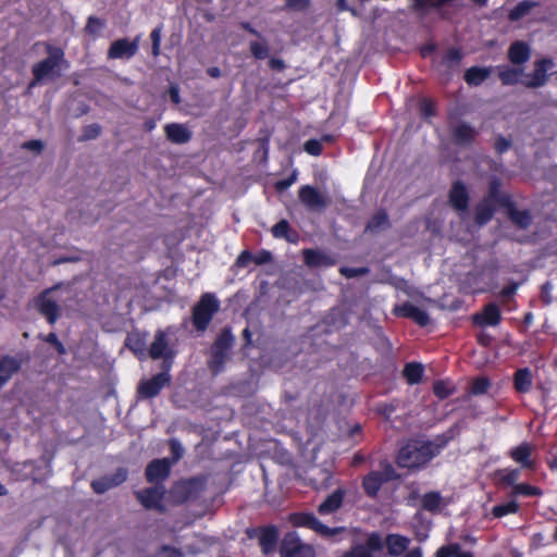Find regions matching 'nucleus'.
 I'll return each mask as SVG.
<instances>
[{
  "mask_svg": "<svg viewBox=\"0 0 557 557\" xmlns=\"http://www.w3.org/2000/svg\"><path fill=\"white\" fill-rule=\"evenodd\" d=\"M495 212L504 213L519 228L524 230L532 222L530 211L528 209L519 210L511 195L500 190L499 180L490 176V220Z\"/></svg>",
  "mask_w": 557,
  "mask_h": 557,
  "instance_id": "f257e3e1",
  "label": "nucleus"
},
{
  "mask_svg": "<svg viewBox=\"0 0 557 557\" xmlns=\"http://www.w3.org/2000/svg\"><path fill=\"white\" fill-rule=\"evenodd\" d=\"M444 446L445 442L435 444L430 441H410L399 449L397 465L400 468L419 469L437 456Z\"/></svg>",
  "mask_w": 557,
  "mask_h": 557,
  "instance_id": "f03ea898",
  "label": "nucleus"
},
{
  "mask_svg": "<svg viewBox=\"0 0 557 557\" xmlns=\"http://www.w3.org/2000/svg\"><path fill=\"white\" fill-rule=\"evenodd\" d=\"M47 57L32 66L33 78L28 88L41 84L45 79H54L61 75L62 64H67L64 58V51L60 47L46 44Z\"/></svg>",
  "mask_w": 557,
  "mask_h": 557,
  "instance_id": "7ed1b4c3",
  "label": "nucleus"
},
{
  "mask_svg": "<svg viewBox=\"0 0 557 557\" xmlns=\"http://www.w3.org/2000/svg\"><path fill=\"white\" fill-rule=\"evenodd\" d=\"M235 337L230 327H223L216 336L210 348V358L208 368L213 375H218L224 371L225 364L230 359Z\"/></svg>",
  "mask_w": 557,
  "mask_h": 557,
  "instance_id": "20e7f679",
  "label": "nucleus"
},
{
  "mask_svg": "<svg viewBox=\"0 0 557 557\" xmlns=\"http://www.w3.org/2000/svg\"><path fill=\"white\" fill-rule=\"evenodd\" d=\"M288 522L295 528H307L314 531L319 536L325 540L339 542L338 535L347 532L346 527L331 528L322 523L312 512H292L288 516Z\"/></svg>",
  "mask_w": 557,
  "mask_h": 557,
  "instance_id": "39448f33",
  "label": "nucleus"
},
{
  "mask_svg": "<svg viewBox=\"0 0 557 557\" xmlns=\"http://www.w3.org/2000/svg\"><path fill=\"white\" fill-rule=\"evenodd\" d=\"M220 310V300L213 293H203L191 308V323L196 331L205 332Z\"/></svg>",
  "mask_w": 557,
  "mask_h": 557,
  "instance_id": "423d86ee",
  "label": "nucleus"
},
{
  "mask_svg": "<svg viewBox=\"0 0 557 557\" xmlns=\"http://www.w3.org/2000/svg\"><path fill=\"white\" fill-rule=\"evenodd\" d=\"M278 553L281 557H315L314 547L304 543L296 531L284 534Z\"/></svg>",
  "mask_w": 557,
  "mask_h": 557,
  "instance_id": "0eeeda50",
  "label": "nucleus"
},
{
  "mask_svg": "<svg viewBox=\"0 0 557 557\" xmlns=\"http://www.w3.org/2000/svg\"><path fill=\"white\" fill-rule=\"evenodd\" d=\"M207 488V476L199 475L177 482L173 486V495L180 504L196 500Z\"/></svg>",
  "mask_w": 557,
  "mask_h": 557,
  "instance_id": "6e6552de",
  "label": "nucleus"
},
{
  "mask_svg": "<svg viewBox=\"0 0 557 557\" xmlns=\"http://www.w3.org/2000/svg\"><path fill=\"white\" fill-rule=\"evenodd\" d=\"M397 479V474L392 465L386 463L382 471L372 470L366 474L362 479L361 486L364 494L369 498H376L381 487L389 482Z\"/></svg>",
  "mask_w": 557,
  "mask_h": 557,
  "instance_id": "1a4fd4ad",
  "label": "nucleus"
},
{
  "mask_svg": "<svg viewBox=\"0 0 557 557\" xmlns=\"http://www.w3.org/2000/svg\"><path fill=\"white\" fill-rule=\"evenodd\" d=\"M518 288L517 283H510L505 286L498 294V302H490L488 306V324L490 326H496L502 320L500 307L507 311L516 309L515 295Z\"/></svg>",
  "mask_w": 557,
  "mask_h": 557,
  "instance_id": "9d476101",
  "label": "nucleus"
},
{
  "mask_svg": "<svg viewBox=\"0 0 557 557\" xmlns=\"http://www.w3.org/2000/svg\"><path fill=\"white\" fill-rule=\"evenodd\" d=\"M384 548L383 536L380 532L373 531L367 534L364 543L352 545L344 552L341 557H375L376 553Z\"/></svg>",
  "mask_w": 557,
  "mask_h": 557,
  "instance_id": "9b49d317",
  "label": "nucleus"
},
{
  "mask_svg": "<svg viewBox=\"0 0 557 557\" xmlns=\"http://www.w3.org/2000/svg\"><path fill=\"white\" fill-rule=\"evenodd\" d=\"M298 199L309 211H322L330 205L329 197L311 185L300 186Z\"/></svg>",
  "mask_w": 557,
  "mask_h": 557,
  "instance_id": "f8f14e48",
  "label": "nucleus"
},
{
  "mask_svg": "<svg viewBox=\"0 0 557 557\" xmlns=\"http://www.w3.org/2000/svg\"><path fill=\"white\" fill-rule=\"evenodd\" d=\"M469 202L470 195L465 183L461 181L454 182L448 193V203L458 212L461 219H465L469 213Z\"/></svg>",
  "mask_w": 557,
  "mask_h": 557,
  "instance_id": "ddd939ff",
  "label": "nucleus"
},
{
  "mask_svg": "<svg viewBox=\"0 0 557 557\" xmlns=\"http://www.w3.org/2000/svg\"><path fill=\"white\" fill-rule=\"evenodd\" d=\"M249 537H258L259 546L263 555L272 554L277 545L278 530L275 525L270 524L259 527L247 531Z\"/></svg>",
  "mask_w": 557,
  "mask_h": 557,
  "instance_id": "4468645a",
  "label": "nucleus"
},
{
  "mask_svg": "<svg viewBox=\"0 0 557 557\" xmlns=\"http://www.w3.org/2000/svg\"><path fill=\"white\" fill-rule=\"evenodd\" d=\"M165 495L164 485H154L152 487H146L141 491L135 492V496L137 500L143 505V507L147 510H159L163 511L164 507L162 505V500Z\"/></svg>",
  "mask_w": 557,
  "mask_h": 557,
  "instance_id": "2eb2a0df",
  "label": "nucleus"
},
{
  "mask_svg": "<svg viewBox=\"0 0 557 557\" xmlns=\"http://www.w3.org/2000/svg\"><path fill=\"white\" fill-rule=\"evenodd\" d=\"M55 287H53L54 289ZM52 288H47L42 290L35 299L34 304L37 311L46 318L47 322L50 325L55 324L58 319L60 318V307L55 300L49 298V294Z\"/></svg>",
  "mask_w": 557,
  "mask_h": 557,
  "instance_id": "dca6fc26",
  "label": "nucleus"
},
{
  "mask_svg": "<svg viewBox=\"0 0 557 557\" xmlns=\"http://www.w3.org/2000/svg\"><path fill=\"white\" fill-rule=\"evenodd\" d=\"M554 67V62L550 58H542L534 62V70L532 74H525L522 85L527 88H539L546 84L548 74L547 72Z\"/></svg>",
  "mask_w": 557,
  "mask_h": 557,
  "instance_id": "f3484780",
  "label": "nucleus"
},
{
  "mask_svg": "<svg viewBox=\"0 0 557 557\" xmlns=\"http://www.w3.org/2000/svg\"><path fill=\"white\" fill-rule=\"evenodd\" d=\"M171 375L166 373H158L148 380H144L137 387V394L140 398L151 399L160 394V392L170 384Z\"/></svg>",
  "mask_w": 557,
  "mask_h": 557,
  "instance_id": "a211bd4d",
  "label": "nucleus"
},
{
  "mask_svg": "<svg viewBox=\"0 0 557 557\" xmlns=\"http://www.w3.org/2000/svg\"><path fill=\"white\" fill-rule=\"evenodd\" d=\"M393 312L397 317L412 320L422 327L430 323L429 313L410 301H405L401 305L395 306Z\"/></svg>",
  "mask_w": 557,
  "mask_h": 557,
  "instance_id": "6ab92c4d",
  "label": "nucleus"
},
{
  "mask_svg": "<svg viewBox=\"0 0 557 557\" xmlns=\"http://www.w3.org/2000/svg\"><path fill=\"white\" fill-rule=\"evenodd\" d=\"M171 462L166 458L153 459L150 461L145 470V476L147 482L158 483L164 481L170 475Z\"/></svg>",
  "mask_w": 557,
  "mask_h": 557,
  "instance_id": "aec40b11",
  "label": "nucleus"
},
{
  "mask_svg": "<svg viewBox=\"0 0 557 557\" xmlns=\"http://www.w3.org/2000/svg\"><path fill=\"white\" fill-rule=\"evenodd\" d=\"M138 50V39L129 41L127 38L114 40L108 50V59H131Z\"/></svg>",
  "mask_w": 557,
  "mask_h": 557,
  "instance_id": "412c9836",
  "label": "nucleus"
},
{
  "mask_svg": "<svg viewBox=\"0 0 557 557\" xmlns=\"http://www.w3.org/2000/svg\"><path fill=\"white\" fill-rule=\"evenodd\" d=\"M305 264L310 269L329 268L335 265L334 258L320 249L306 248L301 251Z\"/></svg>",
  "mask_w": 557,
  "mask_h": 557,
  "instance_id": "4be33fe9",
  "label": "nucleus"
},
{
  "mask_svg": "<svg viewBox=\"0 0 557 557\" xmlns=\"http://www.w3.org/2000/svg\"><path fill=\"white\" fill-rule=\"evenodd\" d=\"M125 347L128 348L138 359L148 356L147 334L134 331L127 334L125 338Z\"/></svg>",
  "mask_w": 557,
  "mask_h": 557,
  "instance_id": "5701e85b",
  "label": "nucleus"
},
{
  "mask_svg": "<svg viewBox=\"0 0 557 557\" xmlns=\"http://www.w3.org/2000/svg\"><path fill=\"white\" fill-rule=\"evenodd\" d=\"M174 351L175 350L169 346L166 333L163 330H158L154 334L153 342L148 348V356L152 360H158Z\"/></svg>",
  "mask_w": 557,
  "mask_h": 557,
  "instance_id": "b1692460",
  "label": "nucleus"
},
{
  "mask_svg": "<svg viewBox=\"0 0 557 557\" xmlns=\"http://www.w3.org/2000/svg\"><path fill=\"white\" fill-rule=\"evenodd\" d=\"M533 447L531 444L524 442L510 449V458L519 463L523 469L534 470L535 461L531 459Z\"/></svg>",
  "mask_w": 557,
  "mask_h": 557,
  "instance_id": "393cba45",
  "label": "nucleus"
},
{
  "mask_svg": "<svg viewBox=\"0 0 557 557\" xmlns=\"http://www.w3.org/2000/svg\"><path fill=\"white\" fill-rule=\"evenodd\" d=\"M164 133L166 139L175 145H184L187 144L191 137L193 133L181 123H169L164 126Z\"/></svg>",
  "mask_w": 557,
  "mask_h": 557,
  "instance_id": "a878e982",
  "label": "nucleus"
},
{
  "mask_svg": "<svg viewBox=\"0 0 557 557\" xmlns=\"http://www.w3.org/2000/svg\"><path fill=\"white\" fill-rule=\"evenodd\" d=\"M346 491L344 488H336L318 506V512L321 516H326L336 512L343 505Z\"/></svg>",
  "mask_w": 557,
  "mask_h": 557,
  "instance_id": "bb28decb",
  "label": "nucleus"
},
{
  "mask_svg": "<svg viewBox=\"0 0 557 557\" xmlns=\"http://www.w3.org/2000/svg\"><path fill=\"white\" fill-rule=\"evenodd\" d=\"M383 542L384 546H386L387 555L398 557L407 550L410 540L401 534L389 533L383 539Z\"/></svg>",
  "mask_w": 557,
  "mask_h": 557,
  "instance_id": "cd10ccee",
  "label": "nucleus"
},
{
  "mask_svg": "<svg viewBox=\"0 0 557 557\" xmlns=\"http://www.w3.org/2000/svg\"><path fill=\"white\" fill-rule=\"evenodd\" d=\"M21 369V361L13 356L5 355L0 358V387L9 382L13 374Z\"/></svg>",
  "mask_w": 557,
  "mask_h": 557,
  "instance_id": "c85d7f7f",
  "label": "nucleus"
},
{
  "mask_svg": "<svg viewBox=\"0 0 557 557\" xmlns=\"http://www.w3.org/2000/svg\"><path fill=\"white\" fill-rule=\"evenodd\" d=\"M274 238H283L288 243L296 244L299 240V233L290 227L287 220L282 219L275 223L271 228Z\"/></svg>",
  "mask_w": 557,
  "mask_h": 557,
  "instance_id": "c756f323",
  "label": "nucleus"
},
{
  "mask_svg": "<svg viewBox=\"0 0 557 557\" xmlns=\"http://www.w3.org/2000/svg\"><path fill=\"white\" fill-rule=\"evenodd\" d=\"M531 50L527 42L517 40L508 49V59L512 64L522 65L530 59Z\"/></svg>",
  "mask_w": 557,
  "mask_h": 557,
  "instance_id": "7c9ffc66",
  "label": "nucleus"
},
{
  "mask_svg": "<svg viewBox=\"0 0 557 557\" xmlns=\"http://www.w3.org/2000/svg\"><path fill=\"white\" fill-rule=\"evenodd\" d=\"M451 138L456 145L467 146L474 141L475 131L471 125L467 123H460L453 128Z\"/></svg>",
  "mask_w": 557,
  "mask_h": 557,
  "instance_id": "2f4dec72",
  "label": "nucleus"
},
{
  "mask_svg": "<svg viewBox=\"0 0 557 557\" xmlns=\"http://www.w3.org/2000/svg\"><path fill=\"white\" fill-rule=\"evenodd\" d=\"M391 227L389 216L385 209H379L367 222L364 232L376 234Z\"/></svg>",
  "mask_w": 557,
  "mask_h": 557,
  "instance_id": "473e14b6",
  "label": "nucleus"
},
{
  "mask_svg": "<svg viewBox=\"0 0 557 557\" xmlns=\"http://www.w3.org/2000/svg\"><path fill=\"white\" fill-rule=\"evenodd\" d=\"M533 375L529 368H520L513 374V388L519 394H527L532 389Z\"/></svg>",
  "mask_w": 557,
  "mask_h": 557,
  "instance_id": "72a5a7b5",
  "label": "nucleus"
},
{
  "mask_svg": "<svg viewBox=\"0 0 557 557\" xmlns=\"http://www.w3.org/2000/svg\"><path fill=\"white\" fill-rule=\"evenodd\" d=\"M424 368L419 362H408L403 370V376L409 385L419 384L422 381Z\"/></svg>",
  "mask_w": 557,
  "mask_h": 557,
  "instance_id": "f704fd0d",
  "label": "nucleus"
},
{
  "mask_svg": "<svg viewBox=\"0 0 557 557\" xmlns=\"http://www.w3.org/2000/svg\"><path fill=\"white\" fill-rule=\"evenodd\" d=\"M499 78L504 85L522 84L525 74L522 67L506 66L499 71Z\"/></svg>",
  "mask_w": 557,
  "mask_h": 557,
  "instance_id": "c9c22d12",
  "label": "nucleus"
},
{
  "mask_svg": "<svg viewBox=\"0 0 557 557\" xmlns=\"http://www.w3.org/2000/svg\"><path fill=\"white\" fill-rule=\"evenodd\" d=\"M472 320L475 325L483 327V330L476 335L479 345L482 348H487V334L484 331V327L487 325V304H484L481 307L480 312L474 314Z\"/></svg>",
  "mask_w": 557,
  "mask_h": 557,
  "instance_id": "e433bc0d",
  "label": "nucleus"
},
{
  "mask_svg": "<svg viewBox=\"0 0 557 557\" xmlns=\"http://www.w3.org/2000/svg\"><path fill=\"white\" fill-rule=\"evenodd\" d=\"M463 53L460 48L451 47L442 57L441 65L447 70L458 67L462 61Z\"/></svg>",
  "mask_w": 557,
  "mask_h": 557,
  "instance_id": "4c0bfd02",
  "label": "nucleus"
},
{
  "mask_svg": "<svg viewBox=\"0 0 557 557\" xmlns=\"http://www.w3.org/2000/svg\"><path fill=\"white\" fill-rule=\"evenodd\" d=\"M537 5V2L532 0H523L518 2L508 13L511 22H517L530 13V11Z\"/></svg>",
  "mask_w": 557,
  "mask_h": 557,
  "instance_id": "58836bf2",
  "label": "nucleus"
},
{
  "mask_svg": "<svg viewBox=\"0 0 557 557\" xmlns=\"http://www.w3.org/2000/svg\"><path fill=\"white\" fill-rule=\"evenodd\" d=\"M487 78V67L472 66L465 73V81L470 86H478Z\"/></svg>",
  "mask_w": 557,
  "mask_h": 557,
  "instance_id": "ea45409f",
  "label": "nucleus"
},
{
  "mask_svg": "<svg viewBox=\"0 0 557 557\" xmlns=\"http://www.w3.org/2000/svg\"><path fill=\"white\" fill-rule=\"evenodd\" d=\"M543 495L542 488L528 483H519L515 485L510 492L511 497L525 496V497H540Z\"/></svg>",
  "mask_w": 557,
  "mask_h": 557,
  "instance_id": "a19ab883",
  "label": "nucleus"
},
{
  "mask_svg": "<svg viewBox=\"0 0 557 557\" xmlns=\"http://www.w3.org/2000/svg\"><path fill=\"white\" fill-rule=\"evenodd\" d=\"M495 478L504 485L511 486V490L515 485H518V480L520 478L519 469H503L495 472Z\"/></svg>",
  "mask_w": 557,
  "mask_h": 557,
  "instance_id": "79ce46f5",
  "label": "nucleus"
},
{
  "mask_svg": "<svg viewBox=\"0 0 557 557\" xmlns=\"http://www.w3.org/2000/svg\"><path fill=\"white\" fill-rule=\"evenodd\" d=\"M456 392L455 385L446 380H437L433 384V394L438 399H446Z\"/></svg>",
  "mask_w": 557,
  "mask_h": 557,
  "instance_id": "37998d69",
  "label": "nucleus"
},
{
  "mask_svg": "<svg viewBox=\"0 0 557 557\" xmlns=\"http://www.w3.org/2000/svg\"><path fill=\"white\" fill-rule=\"evenodd\" d=\"M454 0H412V8L419 13H425L429 9L440 10Z\"/></svg>",
  "mask_w": 557,
  "mask_h": 557,
  "instance_id": "c03bdc74",
  "label": "nucleus"
},
{
  "mask_svg": "<svg viewBox=\"0 0 557 557\" xmlns=\"http://www.w3.org/2000/svg\"><path fill=\"white\" fill-rule=\"evenodd\" d=\"M519 509V504L515 499H510L506 503L494 506L492 513L495 518H502L510 513H517Z\"/></svg>",
  "mask_w": 557,
  "mask_h": 557,
  "instance_id": "a18cd8bd",
  "label": "nucleus"
},
{
  "mask_svg": "<svg viewBox=\"0 0 557 557\" xmlns=\"http://www.w3.org/2000/svg\"><path fill=\"white\" fill-rule=\"evenodd\" d=\"M442 497L437 492L425 493L421 498V507L430 512H434L440 508Z\"/></svg>",
  "mask_w": 557,
  "mask_h": 557,
  "instance_id": "49530a36",
  "label": "nucleus"
},
{
  "mask_svg": "<svg viewBox=\"0 0 557 557\" xmlns=\"http://www.w3.org/2000/svg\"><path fill=\"white\" fill-rule=\"evenodd\" d=\"M474 223L478 226H483L487 223V196H483L475 207Z\"/></svg>",
  "mask_w": 557,
  "mask_h": 557,
  "instance_id": "de8ad7c7",
  "label": "nucleus"
},
{
  "mask_svg": "<svg viewBox=\"0 0 557 557\" xmlns=\"http://www.w3.org/2000/svg\"><path fill=\"white\" fill-rule=\"evenodd\" d=\"M249 51L257 60H263L269 55V47L265 41H251L249 44Z\"/></svg>",
  "mask_w": 557,
  "mask_h": 557,
  "instance_id": "09e8293b",
  "label": "nucleus"
},
{
  "mask_svg": "<svg viewBox=\"0 0 557 557\" xmlns=\"http://www.w3.org/2000/svg\"><path fill=\"white\" fill-rule=\"evenodd\" d=\"M101 131H102L101 126L97 123L86 125V126H84L82 135L79 136L78 140L87 141V140L96 139L100 136Z\"/></svg>",
  "mask_w": 557,
  "mask_h": 557,
  "instance_id": "8fccbe9b",
  "label": "nucleus"
},
{
  "mask_svg": "<svg viewBox=\"0 0 557 557\" xmlns=\"http://www.w3.org/2000/svg\"><path fill=\"white\" fill-rule=\"evenodd\" d=\"M90 485L96 494H103L107 491L113 488L108 475H103L99 479L92 480Z\"/></svg>",
  "mask_w": 557,
  "mask_h": 557,
  "instance_id": "3c124183",
  "label": "nucleus"
},
{
  "mask_svg": "<svg viewBox=\"0 0 557 557\" xmlns=\"http://www.w3.org/2000/svg\"><path fill=\"white\" fill-rule=\"evenodd\" d=\"M104 22L97 16H89L85 26V32L89 35L96 36L103 28Z\"/></svg>",
  "mask_w": 557,
  "mask_h": 557,
  "instance_id": "603ef678",
  "label": "nucleus"
},
{
  "mask_svg": "<svg viewBox=\"0 0 557 557\" xmlns=\"http://www.w3.org/2000/svg\"><path fill=\"white\" fill-rule=\"evenodd\" d=\"M471 393L474 395H482L487 393V376L480 375L472 381Z\"/></svg>",
  "mask_w": 557,
  "mask_h": 557,
  "instance_id": "864d4df0",
  "label": "nucleus"
},
{
  "mask_svg": "<svg viewBox=\"0 0 557 557\" xmlns=\"http://www.w3.org/2000/svg\"><path fill=\"white\" fill-rule=\"evenodd\" d=\"M113 487H116L127 480L128 471L126 468L120 467L112 474L108 475Z\"/></svg>",
  "mask_w": 557,
  "mask_h": 557,
  "instance_id": "5fc2aeb1",
  "label": "nucleus"
},
{
  "mask_svg": "<svg viewBox=\"0 0 557 557\" xmlns=\"http://www.w3.org/2000/svg\"><path fill=\"white\" fill-rule=\"evenodd\" d=\"M151 53L153 57H158L160 54V45H161V27H156L151 34Z\"/></svg>",
  "mask_w": 557,
  "mask_h": 557,
  "instance_id": "6e6d98bb",
  "label": "nucleus"
},
{
  "mask_svg": "<svg viewBox=\"0 0 557 557\" xmlns=\"http://www.w3.org/2000/svg\"><path fill=\"white\" fill-rule=\"evenodd\" d=\"M305 151L310 156L318 157L323 151V146L318 139H309L304 145Z\"/></svg>",
  "mask_w": 557,
  "mask_h": 557,
  "instance_id": "4d7b16f0",
  "label": "nucleus"
},
{
  "mask_svg": "<svg viewBox=\"0 0 557 557\" xmlns=\"http://www.w3.org/2000/svg\"><path fill=\"white\" fill-rule=\"evenodd\" d=\"M296 180H297V173H296V171H294L286 178L278 180L274 184V187H275L276 191L282 193V191L288 189L296 182Z\"/></svg>",
  "mask_w": 557,
  "mask_h": 557,
  "instance_id": "13d9d810",
  "label": "nucleus"
},
{
  "mask_svg": "<svg viewBox=\"0 0 557 557\" xmlns=\"http://www.w3.org/2000/svg\"><path fill=\"white\" fill-rule=\"evenodd\" d=\"M511 145H512V141L510 138L499 136L496 138V140L494 143V150L496 153L502 154V153L508 151L509 148L511 147Z\"/></svg>",
  "mask_w": 557,
  "mask_h": 557,
  "instance_id": "bf43d9fd",
  "label": "nucleus"
},
{
  "mask_svg": "<svg viewBox=\"0 0 557 557\" xmlns=\"http://www.w3.org/2000/svg\"><path fill=\"white\" fill-rule=\"evenodd\" d=\"M40 338L42 341H45L46 343H49L50 345H52L59 354H64L65 352V347L59 341L58 335L55 333L51 332V333H49L48 335H46L44 337L40 336Z\"/></svg>",
  "mask_w": 557,
  "mask_h": 557,
  "instance_id": "052dcab7",
  "label": "nucleus"
},
{
  "mask_svg": "<svg viewBox=\"0 0 557 557\" xmlns=\"http://www.w3.org/2000/svg\"><path fill=\"white\" fill-rule=\"evenodd\" d=\"M339 272L344 276H346L348 278H352V277H356V276H359V275L367 274L369 272V269L368 268H347V267H343V268H341Z\"/></svg>",
  "mask_w": 557,
  "mask_h": 557,
  "instance_id": "680f3d73",
  "label": "nucleus"
},
{
  "mask_svg": "<svg viewBox=\"0 0 557 557\" xmlns=\"http://www.w3.org/2000/svg\"><path fill=\"white\" fill-rule=\"evenodd\" d=\"M272 259H273V256H272L271 251L265 250V249H262L253 255V263H256L257 265L270 263L272 261Z\"/></svg>",
  "mask_w": 557,
  "mask_h": 557,
  "instance_id": "e2e57ef3",
  "label": "nucleus"
},
{
  "mask_svg": "<svg viewBox=\"0 0 557 557\" xmlns=\"http://www.w3.org/2000/svg\"><path fill=\"white\" fill-rule=\"evenodd\" d=\"M309 5L310 0H285V7L294 11H305Z\"/></svg>",
  "mask_w": 557,
  "mask_h": 557,
  "instance_id": "0e129e2a",
  "label": "nucleus"
},
{
  "mask_svg": "<svg viewBox=\"0 0 557 557\" xmlns=\"http://www.w3.org/2000/svg\"><path fill=\"white\" fill-rule=\"evenodd\" d=\"M421 115L424 117H431L436 114L435 106L431 100L424 99L420 104Z\"/></svg>",
  "mask_w": 557,
  "mask_h": 557,
  "instance_id": "69168bd1",
  "label": "nucleus"
},
{
  "mask_svg": "<svg viewBox=\"0 0 557 557\" xmlns=\"http://www.w3.org/2000/svg\"><path fill=\"white\" fill-rule=\"evenodd\" d=\"M458 548V545L442 546L437 549L436 557H455Z\"/></svg>",
  "mask_w": 557,
  "mask_h": 557,
  "instance_id": "338daca9",
  "label": "nucleus"
},
{
  "mask_svg": "<svg viewBox=\"0 0 557 557\" xmlns=\"http://www.w3.org/2000/svg\"><path fill=\"white\" fill-rule=\"evenodd\" d=\"M160 557H183V555L180 549L163 545L160 550Z\"/></svg>",
  "mask_w": 557,
  "mask_h": 557,
  "instance_id": "774afa93",
  "label": "nucleus"
}]
</instances>
